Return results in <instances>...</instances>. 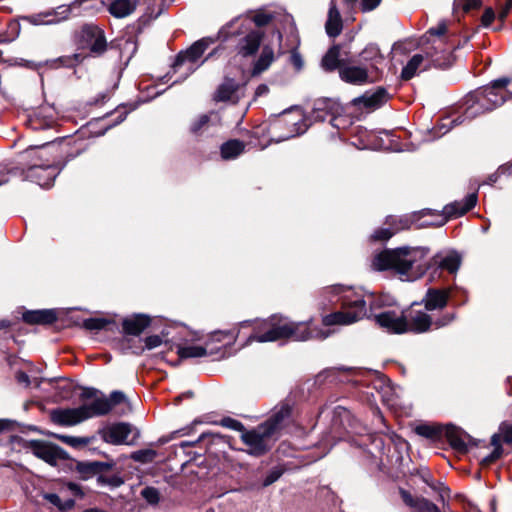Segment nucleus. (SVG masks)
I'll return each instance as SVG.
<instances>
[{"label":"nucleus","mask_w":512,"mask_h":512,"mask_svg":"<svg viewBox=\"0 0 512 512\" xmlns=\"http://www.w3.org/2000/svg\"><path fill=\"white\" fill-rule=\"evenodd\" d=\"M276 11L261 8L255 11L248 12L245 16H240L239 18H248L250 20V26L252 23L257 27H263L271 23L276 18Z\"/></svg>","instance_id":"26"},{"label":"nucleus","mask_w":512,"mask_h":512,"mask_svg":"<svg viewBox=\"0 0 512 512\" xmlns=\"http://www.w3.org/2000/svg\"><path fill=\"white\" fill-rule=\"evenodd\" d=\"M322 293L329 303H340V310L323 317L325 326L351 325L367 314L365 296L352 287L332 285L324 288Z\"/></svg>","instance_id":"2"},{"label":"nucleus","mask_w":512,"mask_h":512,"mask_svg":"<svg viewBox=\"0 0 512 512\" xmlns=\"http://www.w3.org/2000/svg\"><path fill=\"white\" fill-rule=\"evenodd\" d=\"M262 334H253L249 337V341L269 342L283 338L292 339L294 341H306L310 339H325L328 333L321 328L313 326L311 322H274L264 321L261 323Z\"/></svg>","instance_id":"5"},{"label":"nucleus","mask_w":512,"mask_h":512,"mask_svg":"<svg viewBox=\"0 0 512 512\" xmlns=\"http://www.w3.org/2000/svg\"><path fill=\"white\" fill-rule=\"evenodd\" d=\"M141 340L133 338V335H126L121 339L120 346L123 351H131L134 354L141 353L144 348L141 346Z\"/></svg>","instance_id":"38"},{"label":"nucleus","mask_w":512,"mask_h":512,"mask_svg":"<svg viewBox=\"0 0 512 512\" xmlns=\"http://www.w3.org/2000/svg\"><path fill=\"white\" fill-rule=\"evenodd\" d=\"M49 148L41 146L25 152V157L30 160V165L25 171V179L43 188L50 187L58 174L56 160L49 158Z\"/></svg>","instance_id":"7"},{"label":"nucleus","mask_w":512,"mask_h":512,"mask_svg":"<svg viewBox=\"0 0 512 512\" xmlns=\"http://www.w3.org/2000/svg\"><path fill=\"white\" fill-rule=\"evenodd\" d=\"M57 319L53 310L27 311L23 314V320L28 324H51Z\"/></svg>","instance_id":"27"},{"label":"nucleus","mask_w":512,"mask_h":512,"mask_svg":"<svg viewBox=\"0 0 512 512\" xmlns=\"http://www.w3.org/2000/svg\"><path fill=\"white\" fill-rule=\"evenodd\" d=\"M494 435H499V444L504 442L512 446V424L502 422L499 426L498 433H495Z\"/></svg>","instance_id":"39"},{"label":"nucleus","mask_w":512,"mask_h":512,"mask_svg":"<svg viewBox=\"0 0 512 512\" xmlns=\"http://www.w3.org/2000/svg\"><path fill=\"white\" fill-rule=\"evenodd\" d=\"M80 43L92 56L102 55L107 48L104 32L97 26L85 25L80 32Z\"/></svg>","instance_id":"12"},{"label":"nucleus","mask_w":512,"mask_h":512,"mask_svg":"<svg viewBox=\"0 0 512 512\" xmlns=\"http://www.w3.org/2000/svg\"><path fill=\"white\" fill-rule=\"evenodd\" d=\"M130 433V425L126 423L107 425L100 431L101 438L113 445L128 444L127 439Z\"/></svg>","instance_id":"17"},{"label":"nucleus","mask_w":512,"mask_h":512,"mask_svg":"<svg viewBox=\"0 0 512 512\" xmlns=\"http://www.w3.org/2000/svg\"><path fill=\"white\" fill-rule=\"evenodd\" d=\"M269 91V88L267 85L265 84H260L257 88H256V91H255V96L256 97H260V96H263V95H266Z\"/></svg>","instance_id":"55"},{"label":"nucleus","mask_w":512,"mask_h":512,"mask_svg":"<svg viewBox=\"0 0 512 512\" xmlns=\"http://www.w3.org/2000/svg\"><path fill=\"white\" fill-rule=\"evenodd\" d=\"M476 202L477 195L475 193H471L461 201H455L446 205L443 210L444 216L441 224H444L449 218H457L464 215L476 205Z\"/></svg>","instance_id":"18"},{"label":"nucleus","mask_w":512,"mask_h":512,"mask_svg":"<svg viewBox=\"0 0 512 512\" xmlns=\"http://www.w3.org/2000/svg\"><path fill=\"white\" fill-rule=\"evenodd\" d=\"M360 58L363 61L371 62V66L375 67L383 60L379 48L376 45L370 44L366 46L360 53Z\"/></svg>","instance_id":"34"},{"label":"nucleus","mask_w":512,"mask_h":512,"mask_svg":"<svg viewBox=\"0 0 512 512\" xmlns=\"http://www.w3.org/2000/svg\"><path fill=\"white\" fill-rule=\"evenodd\" d=\"M442 425H430V424H421L416 426L415 432L425 438L431 440H439L442 438Z\"/></svg>","instance_id":"33"},{"label":"nucleus","mask_w":512,"mask_h":512,"mask_svg":"<svg viewBox=\"0 0 512 512\" xmlns=\"http://www.w3.org/2000/svg\"><path fill=\"white\" fill-rule=\"evenodd\" d=\"M58 439H60L63 443L68 444L74 448L83 447L90 443V440L88 438H82V437H73V436H57Z\"/></svg>","instance_id":"44"},{"label":"nucleus","mask_w":512,"mask_h":512,"mask_svg":"<svg viewBox=\"0 0 512 512\" xmlns=\"http://www.w3.org/2000/svg\"><path fill=\"white\" fill-rule=\"evenodd\" d=\"M226 337H229L230 339L234 338L230 332H217L213 335V339H216L217 341H222Z\"/></svg>","instance_id":"56"},{"label":"nucleus","mask_w":512,"mask_h":512,"mask_svg":"<svg viewBox=\"0 0 512 512\" xmlns=\"http://www.w3.org/2000/svg\"><path fill=\"white\" fill-rule=\"evenodd\" d=\"M43 498L53 506L57 507L60 511L70 510L75 505V501L73 499L62 501L55 493H44Z\"/></svg>","instance_id":"36"},{"label":"nucleus","mask_w":512,"mask_h":512,"mask_svg":"<svg viewBox=\"0 0 512 512\" xmlns=\"http://www.w3.org/2000/svg\"><path fill=\"white\" fill-rule=\"evenodd\" d=\"M433 63L436 66H442L441 59L436 57L434 54L423 55V54H415L411 57L408 63L403 67L401 72V77L404 80L412 79L417 72L425 71L428 69Z\"/></svg>","instance_id":"13"},{"label":"nucleus","mask_w":512,"mask_h":512,"mask_svg":"<svg viewBox=\"0 0 512 512\" xmlns=\"http://www.w3.org/2000/svg\"><path fill=\"white\" fill-rule=\"evenodd\" d=\"M282 475V471L280 469H273L268 473V475L263 480V486L267 487L277 481Z\"/></svg>","instance_id":"50"},{"label":"nucleus","mask_w":512,"mask_h":512,"mask_svg":"<svg viewBox=\"0 0 512 512\" xmlns=\"http://www.w3.org/2000/svg\"><path fill=\"white\" fill-rule=\"evenodd\" d=\"M290 416L291 407L288 404H282L275 408L265 423L250 431H244L241 439L248 447V452L256 456L266 453L271 447L274 436L286 426Z\"/></svg>","instance_id":"4"},{"label":"nucleus","mask_w":512,"mask_h":512,"mask_svg":"<svg viewBox=\"0 0 512 512\" xmlns=\"http://www.w3.org/2000/svg\"><path fill=\"white\" fill-rule=\"evenodd\" d=\"M382 0H360V8L362 12H370L376 9Z\"/></svg>","instance_id":"49"},{"label":"nucleus","mask_w":512,"mask_h":512,"mask_svg":"<svg viewBox=\"0 0 512 512\" xmlns=\"http://www.w3.org/2000/svg\"><path fill=\"white\" fill-rule=\"evenodd\" d=\"M394 232L388 228H380L374 232L372 238L374 240L386 241L393 236Z\"/></svg>","instance_id":"47"},{"label":"nucleus","mask_w":512,"mask_h":512,"mask_svg":"<svg viewBox=\"0 0 512 512\" xmlns=\"http://www.w3.org/2000/svg\"><path fill=\"white\" fill-rule=\"evenodd\" d=\"M245 94V86L234 79L226 78L214 93L217 102H230L236 104Z\"/></svg>","instance_id":"14"},{"label":"nucleus","mask_w":512,"mask_h":512,"mask_svg":"<svg viewBox=\"0 0 512 512\" xmlns=\"http://www.w3.org/2000/svg\"><path fill=\"white\" fill-rule=\"evenodd\" d=\"M42 113L39 112L29 119V125L34 130L50 128L53 124L52 119H41Z\"/></svg>","instance_id":"41"},{"label":"nucleus","mask_w":512,"mask_h":512,"mask_svg":"<svg viewBox=\"0 0 512 512\" xmlns=\"http://www.w3.org/2000/svg\"><path fill=\"white\" fill-rule=\"evenodd\" d=\"M107 482H108L111 486H114V487H118V486H120V485L123 483V481H122L119 477H115V476H114V477H112V478H110V479H108V481H107Z\"/></svg>","instance_id":"57"},{"label":"nucleus","mask_w":512,"mask_h":512,"mask_svg":"<svg viewBox=\"0 0 512 512\" xmlns=\"http://www.w3.org/2000/svg\"><path fill=\"white\" fill-rule=\"evenodd\" d=\"M495 19V12L492 8H486L482 17L481 23L484 27H488L492 24Z\"/></svg>","instance_id":"51"},{"label":"nucleus","mask_w":512,"mask_h":512,"mask_svg":"<svg viewBox=\"0 0 512 512\" xmlns=\"http://www.w3.org/2000/svg\"><path fill=\"white\" fill-rule=\"evenodd\" d=\"M387 100V92L385 89L379 88L374 93H366L362 97L354 100L355 104H363L365 107L375 108L383 104Z\"/></svg>","instance_id":"28"},{"label":"nucleus","mask_w":512,"mask_h":512,"mask_svg":"<svg viewBox=\"0 0 512 512\" xmlns=\"http://www.w3.org/2000/svg\"><path fill=\"white\" fill-rule=\"evenodd\" d=\"M156 451L152 449L139 450L132 454V459L142 463L152 462L156 458Z\"/></svg>","instance_id":"42"},{"label":"nucleus","mask_w":512,"mask_h":512,"mask_svg":"<svg viewBox=\"0 0 512 512\" xmlns=\"http://www.w3.org/2000/svg\"><path fill=\"white\" fill-rule=\"evenodd\" d=\"M161 342H162V339L159 336H157V335L149 336L145 339V348H147V349L156 348L161 344Z\"/></svg>","instance_id":"52"},{"label":"nucleus","mask_w":512,"mask_h":512,"mask_svg":"<svg viewBox=\"0 0 512 512\" xmlns=\"http://www.w3.org/2000/svg\"><path fill=\"white\" fill-rule=\"evenodd\" d=\"M428 250L423 247H401L384 250L374 255L372 268L376 271L391 270L402 280L414 281L427 269L447 271L454 274L460 267L461 258L454 251L439 252L427 261Z\"/></svg>","instance_id":"1"},{"label":"nucleus","mask_w":512,"mask_h":512,"mask_svg":"<svg viewBox=\"0 0 512 512\" xmlns=\"http://www.w3.org/2000/svg\"><path fill=\"white\" fill-rule=\"evenodd\" d=\"M211 117H213L217 124H219V118L217 114L211 113V115H201L190 127L191 132L194 134H202L206 128L209 127L211 122Z\"/></svg>","instance_id":"37"},{"label":"nucleus","mask_w":512,"mask_h":512,"mask_svg":"<svg viewBox=\"0 0 512 512\" xmlns=\"http://www.w3.org/2000/svg\"><path fill=\"white\" fill-rule=\"evenodd\" d=\"M107 97V94H101V102H103Z\"/></svg>","instance_id":"64"},{"label":"nucleus","mask_w":512,"mask_h":512,"mask_svg":"<svg viewBox=\"0 0 512 512\" xmlns=\"http://www.w3.org/2000/svg\"><path fill=\"white\" fill-rule=\"evenodd\" d=\"M343 108L341 104L332 98H319L313 103L310 117L313 121H324L330 118V123L334 127H338L337 121Z\"/></svg>","instance_id":"11"},{"label":"nucleus","mask_w":512,"mask_h":512,"mask_svg":"<svg viewBox=\"0 0 512 512\" xmlns=\"http://www.w3.org/2000/svg\"><path fill=\"white\" fill-rule=\"evenodd\" d=\"M450 297V289L429 288L424 298L425 310L433 311L446 307Z\"/></svg>","instance_id":"21"},{"label":"nucleus","mask_w":512,"mask_h":512,"mask_svg":"<svg viewBox=\"0 0 512 512\" xmlns=\"http://www.w3.org/2000/svg\"><path fill=\"white\" fill-rule=\"evenodd\" d=\"M509 83V78H500L493 81L490 85L470 93L465 100V119H474L504 104L512 96L507 90Z\"/></svg>","instance_id":"6"},{"label":"nucleus","mask_w":512,"mask_h":512,"mask_svg":"<svg viewBox=\"0 0 512 512\" xmlns=\"http://www.w3.org/2000/svg\"><path fill=\"white\" fill-rule=\"evenodd\" d=\"M16 379H17L18 383L23 384L26 387L29 386V384H30L29 376L24 372H21V371L17 372Z\"/></svg>","instance_id":"54"},{"label":"nucleus","mask_w":512,"mask_h":512,"mask_svg":"<svg viewBox=\"0 0 512 512\" xmlns=\"http://www.w3.org/2000/svg\"><path fill=\"white\" fill-rule=\"evenodd\" d=\"M464 120H460V117L456 118L453 120V122L455 123V125H458V124H461Z\"/></svg>","instance_id":"63"},{"label":"nucleus","mask_w":512,"mask_h":512,"mask_svg":"<svg viewBox=\"0 0 512 512\" xmlns=\"http://www.w3.org/2000/svg\"><path fill=\"white\" fill-rule=\"evenodd\" d=\"M83 57L81 54H73L70 56H62L54 60L55 67H74L82 61Z\"/></svg>","instance_id":"40"},{"label":"nucleus","mask_w":512,"mask_h":512,"mask_svg":"<svg viewBox=\"0 0 512 512\" xmlns=\"http://www.w3.org/2000/svg\"><path fill=\"white\" fill-rule=\"evenodd\" d=\"M245 148V144L240 140H229L221 146V156L223 159L229 160L239 156Z\"/></svg>","instance_id":"31"},{"label":"nucleus","mask_w":512,"mask_h":512,"mask_svg":"<svg viewBox=\"0 0 512 512\" xmlns=\"http://www.w3.org/2000/svg\"><path fill=\"white\" fill-rule=\"evenodd\" d=\"M138 0H111L108 11L116 18H124L136 9Z\"/></svg>","instance_id":"25"},{"label":"nucleus","mask_w":512,"mask_h":512,"mask_svg":"<svg viewBox=\"0 0 512 512\" xmlns=\"http://www.w3.org/2000/svg\"><path fill=\"white\" fill-rule=\"evenodd\" d=\"M109 324V321L104 318H88L83 322V326L87 330L97 331L104 329Z\"/></svg>","instance_id":"43"},{"label":"nucleus","mask_w":512,"mask_h":512,"mask_svg":"<svg viewBox=\"0 0 512 512\" xmlns=\"http://www.w3.org/2000/svg\"><path fill=\"white\" fill-rule=\"evenodd\" d=\"M126 45H131L133 47V52L136 50V45L132 40H126Z\"/></svg>","instance_id":"61"},{"label":"nucleus","mask_w":512,"mask_h":512,"mask_svg":"<svg viewBox=\"0 0 512 512\" xmlns=\"http://www.w3.org/2000/svg\"><path fill=\"white\" fill-rule=\"evenodd\" d=\"M400 495L403 502L413 508L415 512H440L439 508L425 498H414L409 492L401 489Z\"/></svg>","instance_id":"22"},{"label":"nucleus","mask_w":512,"mask_h":512,"mask_svg":"<svg viewBox=\"0 0 512 512\" xmlns=\"http://www.w3.org/2000/svg\"><path fill=\"white\" fill-rule=\"evenodd\" d=\"M405 333H424L430 329H439L449 325L454 320V314L444 313L437 318H432L426 311L417 309L415 304L404 310Z\"/></svg>","instance_id":"9"},{"label":"nucleus","mask_w":512,"mask_h":512,"mask_svg":"<svg viewBox=\"0 0 512 512\" xmlns=\"http://www.w3.org/2000/svg\"><path fill=\"white\" fill-rule=\"evenodd\" d=\"M222 425L224 427H227V428H230L232 430H235V431H241V432H244V426L243 424L238 421V420H235L233 418H224L222 420Z\"/></svg>","instance_id":"48"},{"label":"nucleus","mask_w":512,"mask_h":512,"mask_svg":"<svg viewBox=\"0 0 512 512\" xmlns=\"http://www.w3.org/2000/svg\"><path fill=\"white\" fill-rule=\"evenodd\" d=\"M339 76L344 82L353 85H363L370 81L368 69L363 66L341 65Z\"/></svg>","instance_id":"19"},{"label":"nucleus","mask_w":512,"mask_h":512,"mask_svg":"<svg viewBox=\"0 0 512 512\" xmlns=\"http://www.w3.org/2000/svg\"><path fill=\"white\" fill-rule=\"evenodd\" d=\"M142 497L150 504H157L160 496L159 492L154 487H146L141 492Z\"/></svg>","instance_id":"45"},{"label":"nucleus","mask_w":512,"mask_h":512,"mask_svg":"<svg viewBox=\"0 0 512 512\" xmlns=\"http://www.w3.org/2000/svg\"><path fill=\"white\" fill-rule=\"evenodd\" d=\"M376 323L387 332L402 334L405 333L404 311H384L375 316Z\"/></svg>","instance_id":"15"},{"label":"nucleus","mask_w":512,"mask_h":512,"mask_svg":"<svg viewBox=\"0 0 512 512\" xmlns=\"http://www.w3.org/2000/svg\"><path fill=\"white\" fill-rule=\"evenodd\" d=\"M446 32L445 25H439L437 28H432L429 30V34L432 36H436L437 39L433 41V45H442L444 43V39L442 38Z\"/></svg>","instance_id":"46"},{"label":"nucleus","mask_w":512,"mask_h":512,"mask_svg":"<svg viewBox=\"0 0 512 512\" xmlns=\"http://www.w3.org/2000/svg\"><path fill=\"white\" fill-rule=\"evenodd\" d=\"M222 33L227 37H238L235 49L237 54L242 57L254 56L263 39L262 32L250 28V20L248 18L233 19L223 28Z\"/></svg>","instance_id":"8"},{"label":"nucleus","mask_w":512,"mask_h":512,"mask_svg":"<svg viewBox=\"0 0 512 512\" xmlns=\"http://www.w3.org/2000/svg\"><path fill=\"white\" fill-rule=\"evenodd\" d=\"M343 30V20L337 7V2L330 0L327 19L325 22V31L330 38H336Z\"/></svg>","instance_id":"20"},{"label":"nucleus","mask_w":512,"mask_h":512,"mask_svg":"<svg viewBox=\"0 0 512 512\" xmlns=\"http://www.w3.org/2000/svg\"><path fill=\"white\" fill-rule=\"evenodd\" d=\"M442 437H445L456 451L465 452L467 450L464 434L459 428L453 425L443 426Z\"/></svg>","instance_id":"23"},{"label":"nucleus","mask_w":512,"mask_h":512,"mask_svg":"<svg viewBox=\"0 0 512 512\" xmlns=\"http://www.w3.org/2000/svg\"><path fill=\"white\" fill-rule=\"evenodd\" d=\"M506 15H507V11H503V12H501V14L499 15V17H500V19H501V20H504V19H505V17H506Z\"/></svg>","instance_id":"62"},{"label":"nucleus","mask_w":512,"mask_h":512,"mask_svg":"<svg viewBox=\"0 0 512 512\" xmlns=\"http://www.w3.org/2000/svg\"><path fill=\"white\" fill-rule=\"evenodd\" d=\"M274 61V51L266 45L262 48L261 54L253 65L252 75H259L265 71Z\"/></svg>","instance_id":"29"},{"label":"nucleus","mask_w":512,"mask_h":512,"mask_svg":"<svg viewBox=\"0 0 512 512\" xmlns=\"http://www.w3.org/2000/svg\"><path fill=\"white\" fill-rule=\"evenodd\" d=\"M491 445L493 446V451L481 460L482 466L487 467L491 465L492 463L497 461L503 454L502 445L499 444V435H493L491 437Z\"/></svg>","instance_id":"35"},{"label":"nucleus","mask_w":512,"mask_h":512,"mask_svg":"<svg viewBox=\"0 0 512 512\" xmlns=\"http://www.w3.org/2000/svg\"><path fill=\"white\" fill-rule=\"evenodd\" d=\"M7 182V178L5 177L4 174H0V185L4 184Z\"/></svg>","instance_id":"60"},{"label":"nucleus","mask_w":512,"mask_h":512,"mask_svg":"<svg viewBox=\"0 0 512 512\" xmlns=\"http://www.w3.org/2000/svg\"><path fill=\"white\" fill-rule=\"evenodd\" d=\"M150 324V319L145 315H136L123 320L122 327L126 335L139 336Z\"/></svg>","instance_id":"24"},{"label":"nucleus","mask_w":512,"mask_h":512,"mask_svg":"<svg viewBox=\"0 0 512 512\" xmlns=\"http://www.w3.org/2000/svg\"><path fill=\"white\" fill-rule=\"evenodd\" d=\"M177 354L181 359H187V358H200L205 357L212 352H208L207 348L200 345H185V346H178Z\"/></svg>","instance_id":"30"},{"label":"nucleus","mask_w":512,"mask_h":512,"mask_svg":"<svg viewBox=\"0 0 512 512\" xmlns=\"http://www.w3.org/2000/svg\"><path fill=\"white\" fill-rule=\"evenodd\" d=\"M213 42L212 38H202L192 44L187 50L180 52L173 63L174 71L183 69L186 75L194 72L199 66L197 64L198 60Z\"/></svg>","instance_id":"10"},{"label":"nucleus","mask_w":512,"mask_h":512,"mask_svg":"<svg viewBox=\"0 0 512 512\" xmlns=\"http://www.w3.org/2000/svg\"><path fill=\"white\" fill-rule=\"evenodd\" d=\"M28 448L35 456L50 465H56L63 458L60 448L44 441L32 440L28 443Z\"/></svg>","instance_id":"16"},{"label":"nucleus","mask_w":512,"mask_h":512,"mask_svg":"<svg viewBox=\"0 0 512 512\" xmlns=\"http://www.w3.org/2000/svg\"><path fill=\"white\" fill-rule=\"evenodd\" d=\"M466 11L477 9L481 6V0H458Z\"/></svg>","instance_id":"53"},{"label":"nucleus","mask_w":512,"mask_h":512,"mask_svg":"<svg viewBox=\"0 0 512 512\" xmlns=\"http://www.w3.org/2000/svg\"><path fill=\"white\" fill-rule=\"evenodd\" d=\"M68 487H69V489H70L71 491H73L75 494H77V493L80 491L79 487H78L76 484H74V483H70V484L68 485Z\"/></svg>","instance_id":"59"},{"label":"nucleus","mask_w":512,"mask_h":512,"mask_svg":"<svg viewBox=\"0 0 512 512\" xmlns=\"http://www.w3.org/2000/svg\"><path fill=\"white\" fill-rule=\"evenodd\" d=\"M83 397L87 401L79 407L54 410L51 413L53 422L64 426L76 425L89 418L105 415L113 406L126 400L120 391L112 392L109 398L97 396L94 391H87L83 393Z\"/></svg>","instance_id":"3"},{"label":"nucleus","mask_w":512,"mask_h":512,"mask_svg":"<svg viewBox=\"0 0 512 512\" xmlns=\"http://www.w3.org/2000/svg\"><path fill=\"white\" fill-rule=\"evenodd\" d=\"M357 0H344L345 5L348 9L353 10L356 5Z\"/></svg>","instance_id":"58"},{"label":"nucleus","mask_w":512,"mask_h":512,"mask_svg":"<svg viewBox=\"0 0 512 512\" xmlns=\"http://www.w3.org/2000/svg\"><path fill=\"white\" fill-rule=\"evenodd\" d=\"M340 46L333 45L322 58L321 65L326 71H333L340 68Z\"/></svg>","instance_id":"32"}]
</instances>
